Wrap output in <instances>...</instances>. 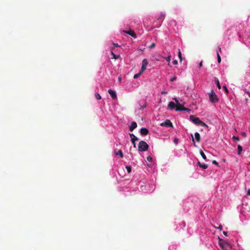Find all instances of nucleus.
Wrapping results in <instances>:
<instances>
[{
	"label": "nucleus",
	"instance_id": "f257e3e1",
	"mask_svg": "<svg viewBox=\"0 0 250 250\" xmlns=\"http://www.w3.org/2000/svg\"><path fill=\"white\" fill-rule=\"evenodd\" d=\"M189 119L194 124L196 125L208 127V126L205 123L201 121L199 118L196 117L193 115H190Z\"/></svg>",
	"mask_w": 250,
	"mask_h": 250
},
{
	"label": "nucleus",
	"instance_id": "f03ea898",
	"mask_svg": "<svg viewBox=\"0 0 250 250\" xmlns=\"http://www.w3.org/2000/svg\"><path fill=\"white\" fill-rule=\"evenodd\" d=\"M148 145L144 141H141L138 144V150L140 152L146 151L148 148Z\"/></svg>",
	"mask_w": 250,
	"mask_h": 250
},
{
	"label": "nucleus",
	"instance_id": "7ed1b4c3",
	"mask_svg": "<svg viewBox=\"0 0 250 250\" xmlns=\"http://www.w3.org/2000/svg\"><path fill=\"white\" fill-rule=\"evenodd\" d=\"M209 98L210 101L212 103H217L219 101V99L217 97V96L216 95L213 90H211L210 92L208 94Z\"/></svg>",
	"mask_w": 250,
	"mask_h": 250
},
{
	"label": "nucleus",
	"instance_id": "20e7f679",
	"mask_svg": "<svg viewBox=\"0 0 250 250\" xmlns=\"http://www.w3.org/2000/svg\"><path fill=\"white\" fill-rule=\"evenodd\" d=\"M219 244L220 247L224 250H227L229 248H230L229 244L222 239L219 238Z\"/></svg>",
	"mask_w": 250,
	"mask_h": 250
},
{
	"label": "nucleus",
	"instance_id": "39448f33",
	"mask_svg": "<svg viewBox=\"0 0 250 250\" xmlns=\"http://www.w3.org/2000/svg\"><path fill=\"white\" fill-rule=\"evenodd\" d=\"M160 125L162 126H166L167 127H173L172 124L169 120H166L164 122L161 123Z\"/></svg>",
	"mask_w": 250,
	"mask_h": 250
},
{
	"label": "nucleus",
	"instance_id": "423d86ee",
	"mask_svg": "<svg viewBox=\"0 0 250 250\" xmlns=\"http://www.w3.org/2000/svg\"><path fill=\"white\" fill-rule=\"evenodd\" d=\"M148 64V62L146 59H144L142 61V65L141 70L142 72H144L146 70V66Z\"/></svg>",
	"mask_w": 250,
	"mask_h": 250
},
{
	"label": "nucleus",
	"instance_id": "0eeeda50",
	"mask_svg": "<svg viewBox=\"0 0 250 250\" xmlns=\"http://www.w3.org/2000/svg\"><path fill=\"white\" fill-rule=\"evenodd\" d=\"M108 93L110 94V95L111 96L113 99H115L117 98V95L115 91L111 89H109L108 90Z\"/></svg>",
	"mask_w": 250,
	"mask_h": 250
},
{
	"label": "nucleus",
	"instance_id": "6e6552de",
	"mask_svg": "<svg viewBox=\"0 0 250 250\" xmlns=\"http://www.w3.org/2000/svg\"><path fill=\"white\" fill-rule=\"evenodd\" d=\"M124 32L135 39L137 38L135 33L133 30H130L128 31H124Z\"/></svg>",
	"mask_w": 250,
	"mask_h": 250
},
{
	"label": "nucleus",
	"instance_id": "1a4fd4ad",
	"mask_svg": "<svg viewBox=\"0 0 250 250\" xmlns=\"http://www.w3.org/2000/svg\"><path fill=\"white\" fill-rule=\"evenodd\" d=\"M149 131L146 128H142L140 129V133L142 135H146L148 134Z\"/></svg>",
	"mask_w": 250,
	"mask_h": 250
},
{
	"label": "nucleus",
	"instance_id": "9d476101",
	"mask_svg": "<svg viewBox=\"0 0 250 250\" xmlns=\"http://www.w3.org/2000/svg\"><path fill=\"white\" fill-rule=\"evenodd\" d=\"M137 125L135 122H132L131 125L129 126V130L132 131L135 128L137 127Z\"/></svg>",
	"mask_w": 250,
	"mask_h": 250
},
{
	"label": "nucleus",
	"instance_id": "9b49d317",
	"mask_svg": "<svg viewBox=\"0 0 250 250\" xmlns=\"http://www.w3.org/2000/svg\"><path fill=\"white\" fill-rule=\"evenodd\" d=\"M176 105L173 102H170L168 104V107L171 110L174 109V108H176Z\"/></svg>",
	"mask_w": 250,
	"mask_h": 250
},
{
	"label": "nucleus",
	"instance_id": "f8f14e48",
	"mask_svg": "<svg viewBox=\"0 0 250 250\" xmlns=\"http://www.w3.org/2000/svg\"><path fill=\"white\" fill-rule=\"evenodd\" d=\"M114 152L116 155H119L121 158L123 157V153L121 150H117V149H115L114 150Z\"/></svg>",
	"mask_w": 250,
	"mask_h": 250
},
{
	"label": "nucleus",
	"instance_id": "ddd939ff",
	"mask_svg": "<svg viewBox=\"0 0 250 250\" xmlns=\"http://www.w3.org/2000/svg\"><path fill=\"white\" fill-rule=\"evenodd\" d=\"M184 105L182 104H179L176 105V111H182V110H180L179 109H182L184 108Z\"/></svg>",
	"mask_w": 250,
	"mask_h": 250
},
{
	"label": "nucleus",
	"instance_id": "4468645a",
	"mask_svg": "<svg viewBox=\"0 0 250 250\" xmlns=\"http://www.w3.org/2000/svg\"><path fill=\"white\" fill-rule=\"evenodd\" d=\"M194 136H195V138L197 142H200V135L199 133L198 132H196V133H195Z\"/></svg>",
	"mask_w": 250,
	"mask_h": 250
},
{
	"label": "nucleus",
	"instance_id": "2eb2a0df",
	"mask_svg": "<svg viewBox=\"0 0 250 250\" xmlns=\"http://www.w3.org/2000/svg\"><path fill=\"white\" fill-rule=\"evenodd\" d=\"M130 137L131 138V140H133L134 141H138V138L136 137L133 134H129Z\"/></svg>",
	"mask_w": 250,
	"mask_h": 250
},
{
	"label": "nucleus",
	"instance_id": "dca6fc26",
	"mask_svg": "<svg viewBox=\"0 0 250 250\" xmlns=\"http://www.w3.org/2000/svg\"><path fill=\"white\" fill-rule=\"evenodd\" d=\"M143 72H142V70L140 71V72H139L137 74H136L134 75V77L133 78L134 79H137L138 78H139V77H140V76L142 75V73Z\"/></svg>",
	"mask_w": 250,
	"mask_h": 250
},
{
	"label": "nucleus",
	"instance_id": "f3484780",
	"mask_svg": "<svg viewBox=\"0 0 250 250\" xmlns=\"http://www.w3.org/2000/svg\"><path fill=\"white\" fill-rule=\"evenodd\" d=\"M243 150V148L241 146L238 145V154H240Z\"/></svg>",
	"mask_w": 250,
	"mask_h": 250
},
{
	"label": "nucleus",
	"instance_id": "a211bd4d",
	"mask_svg": "<svg viewBox=\"0 0 250 250\" xmlns=\"http://www.w3.org/2000/svg\"><path fill=\"white\" fill-rule=\"evenodd\" d=\"M111 53L113 56V58L114 59H118L120 57V55L115 54L112 51L111 52Z\"/></svg>",
	"mask_w": 250,
	"mask_h": 250
},
{
	"label": "nucleus",
	"instance_id": "6ab92c4d",
	"mask_svg": "<svg viewBox=\"0 0 250 250\" xmlns=\"http://www.w3.org/2000/svg\"><path fill=\"white\" fill-rule=\"evenodd\" d=\"M215 83H216V84L217 85V87L219 89H221V85L220 84L219 81L218 79H215Z\"/></svg>",
	"mask_w": 250,
	"mask_h": 250
},
{
	"label": "nucleus",
	"instance_id": "aec40b11",
	"mask_svg": "<svg viewBox=\"0 0 250 250\" xmlns=\"http://www.w3.org/2000/svg\"><path fill=\"white\" fill-rule=\"evenodd\" d=\"M200 153L201 156L202 157V158L204 160H206V159H207L206 156L205 155V153H204V152L202 150H200Z\"/></svg>",
	"mask_w": 250,
	"mask_h": 250
},
{
	"label": "nucleus",
	"instance_id": "412c9836",
	"mask_svg": "<svg viewBox=\"0 0 250 250\" xmlns=\"http://www.w3.org/2000/svg\"><path fill=\"white\" fill-rule=\"evenodd\" d=\"M165 14L164 13H161L159 18L157 19V21H159L160 20H163L164 19Z\"/></svg>",
	"mask_w": 250,
	"mask_h": 250
},
{
	"label": "nucleus",
	"instance_id": "4be33fe9",
	"mask_svg": "<svg viewBox=\"0 0 250 250\" xmlns=\"http://www.w3.org/2000/svg\"><path fill=\"white\" fill-rule=\"evenodd\" d=\"M208 166L207 165L205 164H202L200 166V167L203 168V169H207L208 168Z\"/></svg>",
	"mask_w": 250,
	"mask_h": 250
},
{
	"label": "nucleus",
	"instance_id": "5701e85b",
	"mask_svg": "<svg viewBox=\"0 0 250 250\" xmlns=\"http://www.w3.org/2000/svg\"><path fill=\"white\" fill-rule=\"evenodd\" d=\"M125 168L127 170V171L128 173H130L131 171V167L130 166H126Z\"/></svg>",
	"mask_w": 250,
	"mask_h": 250
},
{
	"label": "nucleus",
	"instance_id": "b1692460",
	"mask_svg": "<svg viewBox=\"0 0 250 250\" xmlns=\"http://www.w3.org/2000/svg\"><path fill=\"white\" fill-rule=\"evenodd\" d=\"M178 57L180 60V62H182V54H181V52L180 50H179V52H178Z\"/></svg>",
	"mask_w": 250,
	"mask_h": 250
},
{
	"label": "nucleus",
	"instance_id": "393cba45",
	"mask_svg": "<svg viewBox=\"0 0 250 250\" xmlns=\"http://www.w3.org/2000/svg\"><path fill=\"white\" fill-rule=\"evenodd\" d=\"M217 56L218 62H220L221 61V59L220 56L219 55V53L218 52H217Z\"/></svg>",
	"mask_w": 250,
	"mask_h": 250
},
{
	"label": "nucleus",
	"instance_id": "a878e982",
	"mask_svg": "<svg viewBox=\"0 0 250 250\" xmlns=\"http://www.w3.org/2000/svg\"><path fill=\"white\" fill-rule=\"evenodd\" d=\"M180 110H182V111H187L188 112H189L190 111V109L188 108H186L185 107H184L182 109H179Z\"/></svg>",
	"mask_w": 250,
	"mask_h": 250
},
{
	"label": "nucleus",
	"instance_id": "bb28decb",
	"mask_svg": "<svg viewBox=\"0 0 250 250\" xmlns=\"http://www.w3.org/2000/svg\"><path fill=\"white\" fill-rule=\"evenodd\" d=\"M95 97L97 100H100L101 99V96L99 94H95Z\"/></svg>",
	"mask_w": 250,
	"mask_h": 250
},
{
	"label": "nucleus",
	"instance_id": "cd10ccee",
	"mask_svg": "<svg viewBox=\"0 0 250 250\" xmlns=\"http://www.w3.org/2000/svg\"><path fill=\"white\" fill-rule=\"evenodd\" d=\"M146 159L148 162H151L152 161V158L150 156H147Z\"/></svg>",
	"mask_w": 250,
	"mask_h": 250
},
{
	"label": "nucleus",
	"instance_id": "c85d7f7f",
	"mask_svg": "<svg viewBox=\"0 0 250 250\" xmlns=\"http://www.w3.org/2000/svg\"><path fill=\"white\" fill-rule=\"evenodd\" d=\"M232 139H233V140H235V141H239V137H236V136H233L232 137Z\"/></svg>",
	"mask_w": 250,
	"mask_h": 250
},
{
	"label": "nucleus",
	"instance_id": "c756f323",
	"mask_svg": "<svg viewBox=\"0 0 250 250\" xmlns=\"http://www.w3.org/2000/svg\"><path fill=\"white\" fill-rule=\"evenodd\" d=\"M165 59H166L167 61L168 62H169L171 60V56H168L167 57H166Z\"/></svg>",
	"mask_w": 250,
	"mask_h": 250
},
{
	"label": "nucleus",
	"instance_id": "7c9ffc66",
	"mask_svg": "<svg viewBox=\"0 0 250 250\" xmlns=\"http://www.w3.org/2000/svg\"><path fill=\"white\" fill-rule=\"evenodd\" d=\"M223 88L225 90L226 93H228V90L227 88V86L226 85H224L223 86Z\"/></svg>",
	"mask_w": 250,
	"mask_h": 250
},
{
	"label": "nucleus",
	"instance_id": "2f4dec72",
	"mask_svg": "<svg viewBox=\"0 0 250 250\" xmlns=\"http://www.w3.org/2000/svg\"><path fill=\"white\" fill-rule=\"evenodd\" d=\"M146 107V104H145L143 105H142L140 107V109H144L145 107Z\"/></svg>",
	"mask_w": 250,
	"mask_h": 250
},
{
	"label": "nucleus",
	"instance_id": "473e14b6",
	"mask_svg": "<svg viewBox=\"0 0 250 250\" xmlns=\"http://www.w3.org/2000/svg\"><path fill=\"white\" fill-rule=\"evenodd\" d=\"M173 99L176 102V105H177L178 104H180L178 101V100L177 99V98H173Z\"/></svg>",
	"mask_w": 250,
	"mask_h": 250
},
{
	"label": "nucleus",
	"instance_id": "72a5a7b5",
	"mask_svg": "<svg viewBox=\"0 0 250 250\" xmlns=\"http://www.w3.org/2000/svg\"><path fill=\"white\" fill-rule=\"evenodd\" d=\"M155 46V43H152L149 46V48H153Z\"/></svg>",
	"mask_w": 250,
	"mask_h": 250
},
{
	"label": "nucleus",
	"instance_id": "f704fd0d",
	"mask_svg": "<svg viewBox=\"0 0 250 250\" xmlns=\"http://www.w3.org/2000/svg\"><path fill=\"white\" fill-rule=\"evenodd\" d=\"M176 78H177L176 77L174 76V77L171 78L170 80L171 82H173L174 81H175L176 79Z\"/></svg>",
	"mask_w": 250,
	"mask_h": 250
},
{
	"label": "nucleus",
	"instance_id": "c9c22d12",
	"mask_svg": "<svg viewBox=\"0 0 250 250\" xmlns=\"http://www.w3.org/2000/svg\"><path fill=\"white\" fill-rule=\"evenodd\" d=\"M172 63L174 65H176L178 63V61L176 60L173 61Z\"/></svg>",
	"mask_w": 250,
	"mask_h": 250
},
{
	"label": "nucleus",
	"instance_id": "e433bc0d",
	"mask_svg": "<svg viewBox=\"0 0 250 250\" xmlns=\"http://www.w3.org/2000/svg\"><path fill=\"white\" fill-rule=\"evenodd\" d=\"M132 144L133 145V147L134 148L136 147V144H135V141H134L133 140H131Z\"/></svg>",
	"mask_w": 250,
	"mask_h": 250
},
{
	"label": "nucleus",
	"instance_id": "4c0bfd02",
	"mask_svg": "<svg viewBox=\"0 0 250 250\" xmlns=\"http://www.w3.org/2000/svg\"><path fill=\"white\" fill-rule=\"evenodd\" d=\"M212 163H213V164H214V165H217V166L218 165V163L217 162V161H215V160H213V161H212Z\"/></svg>",
	"mask_w": 250,
	"mask_h": 250
},
{
	"label": "nucleus",
	"instance_id": "58836bf2",
	"mask_svg": "<svg viewBox=\"0 0 250 250\" xmlns=\"http://www.w3.org/2000/svg\"><path fill=\"white\" fill-rule=\"evenodd\" d=\"M217 229L221 230L223 229V227L221 225H220L219 227L217 228Z\"/></svg>",
	"mask_w": 250,
	"mask_h": 250
},
{
	"label": "nucleus",
	"instance_id": "ea45409f",
	"mask_svg": "<svg viewBox=\"0 0 250 250\" xmlns=\"http://www.w3.org/2000/svg\"><path fill=\"white\" fill-rule=\"evenodd\" d=\"M113 45L114 47H119L120 46L117 43H113Z\"/></svg>",
	"mask_w": 250,
	"mask_h": 250
},
{
	"label": "nucleus",
	"instance_id": "a19ab883",
	"mask_svg": "<svg viewBox=\"0 0 250 250\" xmlns=\"http://www.w3.org/2000/svg\"><path fill=\"white\" fill-rule=\"evenodd\" d=\"M203 66V61H201L199 64V67H201L202 66Z\"/></svg>",
	"mask_w": 250,
	"mask_h": 250
},
{
	"label": "nucleus",
	"instance_id": "79ce46f5",
	"mask_svg": "<svg viewBox=\"0 0 250 250\" xmlns=\"http://www.w3.org/2000/svg\"><path fill=\"white\" fill-rule=\"evenodd\" d=\"M191 137H192V141L194 143V146H196V145H195V141H194V139L193 138V137L192 135H191Z\"/></svg>",
	"mask_w": 250,
	"mask_h": 250
},
{
	"label": "nucleus",
	"instance_id": "37998d69",
	"mask_svg": "<svg viewBox=\"0 0 250 250\" xmlns=\"http://www.w3.org/2000/svg\"><path fill=\"white\" fill-rule=\"evenodd\" d=\"M247 195H250V189H249L247 192Z\"/></svg>",
	"mask_w": 250,
	"mask_h": 250
},
{
	"label": "nucleus",
	"instance_id": "c03bdc74",
	"mask_svg": "<svg viewBox=\"0 0 250 250\" xmlns=\"http://www.w3.org/2000/svg\"><path fill=\"white\" fill-rule=\"evenodd\" d=\"M162 94H166L167 93V92L166 91H162Z\"/></svg>",
	"mask_w": 250,
	"mask_h": 250
},
{
	"label": "nucleus",
	"instance_id": "a18cd8bd",
	"mask_svg": "<svg viewBox=\"0 0 250 250\" xmlns=\"http://www.w3.org/2000/svg\"><path fill=\"white\" fill-rule=\"evenodd\" d=\"M197 164L200 167V166L202 164L200 162L198 161L197 162Z\"/></svg>",
	"mask_w": 250,
	"mask_h": 250
},
{
	"label": "nucleus",
	"instance_id": "49530a36",
	"mask_svg": "<svg viewBox=\"0 0 250 250\" xmlns=\"http://www.w3.org/2000/svg\"><path fill=\"white\" fill-rule=\"evenodd\" d=\"M223 234L226 235V236H227V232L226 231H223Z\"/></svg>",
	"mask_w": 250,
	"mask_h": 250
},
{
	"label": "nucleus",
	"instance_id": "de8ad7c7",
	"mask_svg": "<svg viewBox=\"0 0 250 250\" xmlns=\"http://www.w3.org/2000/svg\"><path fill=\"white\" fill-rule=\"evenodd\" d=\"M248 94V95H249V96L250 97V92L248 91V92H246Z\"/></svg>",
	"mask_w": 250,
	"mask_h": 250
},
{
	"label": "nucleus",
	"instance_id": "09e8293b",
	"mask_svg": "<svg viewBox=\"0 0 250 250\" xmlns=\"http://www.w3.org/2000/svg\"><path fill=\"white\" fill-rule=\"evenodd\" d=\"M242 134H243V135L244 136H246V133H245V132H243V133H242Z\"/></svg>",
	"mask_w": 250,
	"mask_h": 250
},
{
	"label": "nucleus",
	"instance_id": "8fccbe9b",
	"mask_svg": "<svg viewBox=\"0 0 250 250\" xmlns=\"http://www.w3.org/2000/svg\"><path fill=\"white\" fill-rule=\"evenodd\" d=\"M221 48L220 47H218V50L219 51H221Z\"/></svg>",
	"mask_w": 250,
	"mask_h": 250
},
{
	"label": "nucleus",
	"instance_id": "3c124183",
	"mask_svg": "<svg viewBox=\"0 0 250 250\" xmlns=\"http://www.w3.org/2000/svg\"><path fill=\"white\" fill-rule=\"evenodd\" d=\"M177 141H178V139H174V142H177Z\"/></svg>",
	"mask_w": 250,
	"mask_h": 250
}]
</instances>
